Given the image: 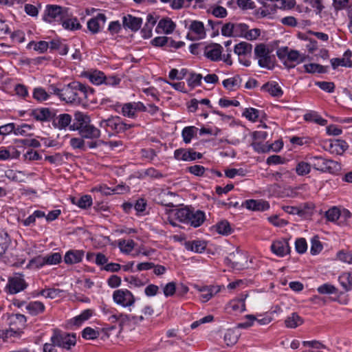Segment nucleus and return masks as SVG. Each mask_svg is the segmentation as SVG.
<instances>
[{
    "label": "nucleus",
    "instance_id": "obj_64",
    "mask_svg": "<svg viewBox=\"0 0 352 352\" xmlns=\"http://www.w3.org/2000/svg\"><path fill=\"white\" fill-rule=\"evenodd\" d=\"M337 257L340 261L344 263H352V254L349 252H345L344 250L339 251L337 253Z\"/></svg>",
    "mask_w": 352,
    "mask_h": 352
},
{
    "label": "nucleus",
    "instance_id": "obj_23",
    "mask_svg": "<svg viewBox=\"0 0 352 352\" xmlns=\"http://www.w3.org/2000/svg\"><path fill=\"white\" fill-rule=\"evenodd\" d=\"M84 256V251L72 250L66 252L64 261L67 264H76L80 263Z\"/></svg>",
    "mask_w": 352,
    "mask_h": 352
},
{
    "label": "nucleus",
    "instance_id": "obj_5",
    "mask_svg": "<svg viewBox=\"0 0 352 352\" xmlns=\"http://www.w3.org/2000/svg\"><path fill=\"white\" fill-rule=\"evenodd\" d=\"M313 166L322 172L336 173L340 170V165L336 161L327 160L322 157H313Z\"/></svg>",
    "mask_w": 352,
    "mask_h": 352
},
{
    "label": "nucleus",
    "instance_id": "obj_16",
    "mask_svg": "<svg viewBox=\"0 0 352 352\" xmlns=\"http://www.w3.org/2000/svg\"><path fill=\"white\" fill-rule=\"evenodd\" d=\"M120 117H111L107 120H102L99 122V126L109 131L111 129L115 133H120L122 124H120Z\"/></svg>",
    "mask_w": 352,
    "mask_h": 352
},
{
    "label": "nucleus",
    "instance_id": "obj_1",
    "mask_svg": "<svg viewBox=\"0 0 352 352\" xmlns=\"http://www.w3.org/2000/svg\"><path fill=\"white\" fill-rule=\"evenodd\" d=\"M87 87L77 82H74L62 89L60 100L67 103L80 104L82 98H86Z\"/></svg>",
    "mask_w": 352,
    "mask_h": 352
},
{
    "label": "nucleus",
    "instance_id": "obj_6",
    "mask_svg": "<svg viewBox=\"0 0 352 352\" xmlns=\"http://www.w3.org/2000/svg\"><path fill=\"white\" fill-rule=\"evenodd\" d=\"M113 300L117 305L123 307H131L133 305L135 301L133 294L127 289H117L114 291Z\"/></svg>",
    "mask_w": 352,
    "mask_h": 352
},
{
    "label": "nucleus",
    "instance_id": "obj_22",
    "mask_svg": "<svg viewBox=\"0 0 352 352\" xmlns=\"http://www.w3.org/2000/svg\"><path fill=\"white\" fill-rule=\"evenodd\" d=\"M175 27V23L170 19L164 18L159 21L156 27V32L168 34L174 31Z\"/></svg>",
    "mask_w": 352,
    "mask_h": 352
},
{
    "label": "nucleus",
    "instance_id": "obj_58",
    "mask_svg": "<svg viewBox=\"0 0 352 352\" xmlns=\"http://www.w3.org/2000/svg\"><path fill=\"white\" fill-rule=\"evenodd\" d=\"M199 290L202 293L199 298L204 302L208 301L213 296L212 289L210 287H203L199 288Z\"/></svg>",
    "mask_w": 352,
    "mask_h": 352
},
{
    "label": "nucleus",
    "instance_id": "obj_33",
    "mask_svg": "<svg viewBox=\"0 0 352 352\" xmlns=\"http://www.w3.org/2000/svg\"><path fill=\"white\" fill-rule=\"evenodd\" d=\"M59 23H60L65 30H76L80 27L78 20L76 18H71L68 12H67V16L63 19V21H60Z\"/></svg>",
    "mask_w": 352,
    "mask_h": 352
},
{
    "label": "nucleus",
    "instance_id": "obj_57",
    "mask_svg": "<svg viewBox=\"0 0 352 352\" xmlns=\"http://www.w3.org/2000/svg\"><path fill=\"white\" fill-rule=\"evenodd\" d=\"M325 216L329 221L334 222L340 217V212L338 208L333 207L325 212Z\"/></svg>",
    "mask_w": 352,
    "mask_h": 352
},
{
    "label": "nucleus",
    "instance_id": "obj_50",
    "mask_svg": "<svg viewBox=\"0 0 352 352\" xmlns=\"http://www.w3.org/2000/svg\"><path fill=\"white\" fill-rule=\"evenodd\" d=\"M311 170V165L305 162H300L296 167V172L298 175H307Z\"/></svg>",
    "mask_w": 352,
    "mask_h": 352
},
{
    "label": "nucleus",
    "instance_id": "obj_11",
    "mask_svg": "<svg viewBox=\"0 0 352 352\" xmlns=\"http://www.w3.org/2000/svg\"><path fill=\"white\" fill-rule=\"evenodd\" d=\"M23 276L21 274H16L14 276L8 280V289L10 294H16L24 290L27 287Z\"/></svg>",
    "mask_w": 352,
    "mask_h": 352
},
{
    "label": "nucleus",
    "instance_id": "obj_47",
    "mask_svg": "<svg viewBox=\"0 0 352 352\" xmlns=\"http://www.w3.org/2000/svg\"><path fill=\"white\" fill-rule=\"evenodd\" d=\"M239 336L234 330L228 329L224 336V340L228 346H231L236 343Z\"/></svg>",
    "mask_w": 352,
    "mask_h": 352
},
{
    "label": "nucleus",
    "instance_id": "obj_35",
    "mask_svg": "<svg viewBox=\"0 0 352 352\" xmlns=\"http://www.w3.org/2000/svg\"><path fill=\"white\" fill-rule=\"evenodd\" d=\"M241 78L237 75L223 81V87L230 91H233L239 88L241 86Z\"/></svg>",
    "mask_w": 352,
    "mask_h": 352
},
{
    "label": "nucleus",
    "instance_id": "obj_42",
    "mask_svg": "<svg viewBox=\"0 0 352 352\" xmlns=\"http://www.w3.org/2000/svg\"><path fill=\"white\" fill-rule=\"evenodd\" d=\"M10 243L8 233L0 232V258L6 253Z\"/></svg>",
    "mask_w": 352,
    "mask_h": 352
},
{
    "label": "nucleus",
    "instance_id": "obj_24",
    "mask_svg": "<svg viewBox=\"0 0 352 352\" xmlns=\"http://www.w3.org/2000/svg\"><path fill=\"white\" fill-rule=\"evenodd\" d=\"M122 22L124 28H129L132 31H137L140 29L142 20L141 18L128 14L123 17Z\"/></svg>",
    "mask_w": 352,
    "mask_h": 352
},
{
    "label": "nucleus",
    "instance_id": "obj_52",
    "mask_svg": "<svg viewBox=\"0 0 352 352\" xmlns=\"http://www.w3.org/2000/svg\"><path fill=\"white\" fill-rule=\"evenodd\" d=\"M61 291L58 289H54V288H48L45 289H42L39 294L44 296L47 298H55L58 296H59Z\"/></svg>",
    "mask_w": 352,
    "mask_h": 352
},
{
    "label": "nucleus",
    "instance_id": "obj_40",
    "mask_svg": "<svg viewBox=\"0 0 352 352\" xmlns=\"http://www.w3.org/2000/svg\"><path fill=\"white\" fill-rule=\"evenodd\" d=\"M135 243L132 240H120L118 245L122 253L129 254L134 248Z\"/></svg>",
    "mask_w": 352,
    "mask_h": 352
},
{
    "label": "nucleus",
    "instance_id": "obj_34",
    "mask_svg": "<svg viewBox=\"0 0 352 352\" xmlns=\"http://www.w3.org/2000/svg\"><path fill=\"white\" fill-rule=\"evenodd\" d=\"M248 294H242L241 298L231 300L228 307L233 311H243L245 310V299Z\"/></svg>",
    "mask_w": 352,
    "mask_h": 352
},
{
    "label": "nucleus",
    "instance_id": "obj_31",
    "mask_svg": "<svg viewBox=\"0 0 352 352\" xmlns=\"http://www.w3.org/2000/svg\"><path fill=\"white\" fill-rule=\"evenodd\" d=\"M121 328H122L124 326L131 327L133 325L138 324L144 320L143 316H136L123 314V316H121Z\"/></svg>",
    "mask_w": 352,
    "mask_h": 352
},
{
    "label": "nucleus",
    "instance_id": "obj_39",
    "mask_svg": "<svg viewBox=\"0 0 352 352\" xmlns=\"http://www.w3.org/2000/svg\"><path fill=\"white\" fill-rule=\"evenodd\" d=\"M93 314L91 309L84 310L80 315L74 317L72 321L73 324L77 327L80 326L85 321L91 318Z\"/></svg>",
    "mask_w": 352,
    "mask_h": 352
},
{
    "label": "nucleus",
    "instance_id": "obj_28",
    "mask_svg": "<svg viewBox=\"0 0 352 352\" xmlns=\"http://www.w3.org/2000/svg\"><path fill=\"white\" fill-rule=\"evenodd\" d=\"M261 89L274 97H280L283 94L280 87L276 82L265 83L262 86Z\"/></svg>",
    "mask_w": 352,
    "mask_h": 352
},
{
    "label": "nucleus",
    "instance_id": "obj_46",
    "mask_svg": "<svg viewBox=\"0 0 352 352\" xmlns=\"http://www.w3.org/2000/svg\"><path fill=\"white\" fill-rule=\"evenodd\" d=\"M175 194L171 192H164L159 195L160 203L166 206H173L172 197H175Z\"/></svg>",
    "mask_w": 352,
    "mask_h": 352
},
{
    "label": "nucleus",
    "instance_id": "obj_17",
    "mask_svg": "<svg viewBox=\"0 0 352 352\" xmlns=\"http://www.w3.org/2000/svg\"><path fill=\"white\" fill-rule=\"evenodd\" d=\"M222 47L217 43H214L208 45L204 49V55L212 61H217L221 60Z\"/></svg>",
    "mask_w": 352,
    "mask_h": 352
},
{
    "label": "nucleus",
    "instance_id": "obj_3",
    "mask_svg": "<svg viewBox=\"0 0 352 352\" xmlns=\"http://www.w3.org/2000/svg\"><path fill=\"white\" fill-rule=\"evenodd\" d=\"M68 8L57 5H47L45 10L43 19L49 23H60L67 16Z\"/></svg>",
    "mask_w": 352,
    "mask_h": 352
},
{
    "label": "nucleus",
    "instance_id": "obj_21",
    "mask_svg": "<svg viewBox=\"0 0 352 352\" xmlns=\"http://www.w3.org/2000/svg\"><path fill=\"white\" fill-rule=\"evenodd\" d=\"M78 131L82 138L97 139L100 136V131L91 123Z\"/></svg>",
    "mask_w": 352,
    "mask_h": 352
},
{
    "label": "nucleus",
    "instance_id": "obj_8",
    "mask_svg": "<svg viewBox=\"0 0 352 352\" xmlns=\"http://www.w3.org/2000/svg\"><path fill=\"white\" fill-rule=\"evenodd\" d=\"M252 50V45L247 42H241L234 46V54L238 55L239 62L245 66L250 65V60L246 59L250 56Z\"/></svg>",
    "mask_w": 352,
    "mask_h": 352
},
{
    "label": "nucleus",
    "instance_id": "obj_18",
    "mask_svg": "<svg viewBox=\"0 0 352 352\" xmlns=\"http://www.w3.org/2000/svg\"><path fill=\"white\" fill-rule=\"evenodd\" d=\"M31 115L38 121L45 122L52 120L55 113L48 108H39L33 110Z\"/></svg>",
    "mask_w": 352,
    "mask_h": 352
},
{
    "label": "nucleus",
    "instance_id": "obj_60",
    "mask_svg": "<svg viewBox=\"0 0 352 352\" xmlns=\"http://www.w3.org/2000/svg\"><path fill=\"white\" fill-rule=\"evenodd\" d=\"M33 97L38 101H43L48 98L49 95L43 88L38 87L34 89L33 92Z\"/></svg>",
    "mask_w": 352,
    "mask_h": 352
},
{
    "label": "nucleus",
    "instance_id": "obj_4",
    "mask_svg": "<svg viewBox=\"0 0 352 352\" xmlns=\"http://www.w3.org/2000/svg\"><path fill=\"white\" fill-rule=\"evenodd\" d=\"M51 342H54L58 347L69 349L76 344V338L74 333L55 330L51 337Z\"/></svg>",
    "mask_w": 352,
    "mask_h": 352
},
{
    "label": "nucleus",
    "instance_id": "obj_51",
    "mask_svg": "<svg viewBox=\"0 0 352 352\" xmlns=\"http://www.w3.org/2000/svg\"><path fill=\"white\" fill-rule=\"evenodd\" d=\"M317 290L320 294H332L337 293L338 289L333 285L325 283L318 287Z\"/></svg>",
    "mask_w": 352,
    "mask_h": 352
},
{
    "label": "nucleus",
    "instance_id": "obj_56",
    "mask_svg": "<svg viewBox=\"0 0 352 352\" xmlns=\"http://www.w3.org/2000/svg\"><path fill=\"white\" fill-rule=\"evenodd\" d=\"M133 106L134 104L131 102L124 104L122 108V113L123 116L131 118H134L136 113Z\"/></svg>",
    "mask_w": 352,
    "mask_h": 352
},
{
    "label": "nucleus",
    "instance_id": "obj_13",
    "mask_svg": "<svg viewBox=\"0 0 352 352\" xmlns=\"http://www.w3.org/2000/svg\"><path fill=\"white\" fill-rule=\"evenodd\" d=\"M91 123L89 116L84 113L77 111L74 113V120L72 124L69 126L70 131H79L83 126Z\"/></svg>",
    "mask_w": 352,
    "mask_h": 352
},
{
    "label": "nucleus",
    "instance_id": "obj_61",
    "mask_svg": "<svg viewBox=\"0 0 352 352\" xmlns=\"http://www.w3.org/2000/svg\"><path fill=\"white\" fill-rule=\"evenodd\" d=\"M315 85L329 93L333 92L335 89V85L332 82L318 81L316 82Z\"/></svg>",
    "mask_w": 352,
    "mask_h": 352
},
{
    "label": "nucleus",
    "instance_id": "obj_27",
    "mask_svg": "<svg viewBox=\"0 0 352 352\" xmlns=\"http://www.w3.org/2000/svg\"><path fill=\"white\" fill-rule=\"evenodd\" d=\"M190 30L195 34L197 39L204 38L206 36V31L204 23L199 21H192L190 25Z\"/></svg>",
    "mask_w": 352,
    "mask_h": 352
},
{
    "label": "nucleus",
    "instance_id": "obj_48",
    "mask_svg": "<svg viewBox=\"0 0 352 352\" xmlns=\"http://www.w3.org/2000/svg\"><path fill=\"white\" fill-rule=\"evenodd\" d=\"M243 116L252 122H256L260 116V111L254 108H247L243 113Z\"/></svg>",
    "mask_w": 352,
    "mask_h": 352
},
{
    "label": "nucleus",
    "instance_id": "obj_53",
    "mask_svg": "<svg viewBox=\"0 0 352 352\" xmlns=\"http://www.w3.org/2000/svg\"><path fill=\"white\" fill-rule=\"evenodd\" d=\"M322 250V245L321 242L319 241L318 236H314L312 238L311 241V249L310 252L311 254L316 255L320 253Z\"/></svg>",
    "mask_w": 352,
    "mask_h": 352
},
{
    "label": "nucleus",
    "instance_id": "obj_63",
    "mask_svg": "<svg viewBox=\"0 0 352 352\" xmlns=\"http://www.w3.org/2000/svg\"><path fill=\"white\" fill-rule=\"evenodd\" d=\"M295 248L296 250L299 254L305 253L307 249V245L305 239L303 238L298 239L295 243Z\"/></svg>",
    "mask_w": 352,
    "mask_h": 352
},
{
    "label": "nucleus",
    "instance_id": "obj_15",
    "mask_svg": "<svg viewBox=\"0 0 352 352\" xmlns=\"http://www.w3.org/2000/svg\"><path fill=\"white\" fill-rule=\"evenodd\" d=\"M271 250L276 256L283 257L289 254L290 248L286 240H278L272 243Z\"/></svg>",
    "mask_w": 352,
    "mask_h": 352
},
{
    "label": "nucleus",
    "instance_id": "obj_62",
    "mask_svg": "<svg viewBox=\"0 0 352 352\" xmlns=\"http://www.w3.org/2000/svg\"><path fill=\"white\" fill-rule=\"evenodd\" d=\"M202 75L199 74H190V76L188 80V84L191 87H196L201 85Z\"/></svg>",
    "mask_w": 352,
    "mask_h": 352
},
{
    "label": "nucleus",
    "instance_id": "obj_38",
    "mask_svg": "<svg viewBox=\"0 0 352 352\" xmlns=\"http://www.w3.org/2000/svg\"><path fill=\"white\" fill-rule=\"evenodd\" d=\"M302 322V319L296 313H292L285 321V325L288 328H296L301 325Z\"/></svg>",
    "mask_w": 352,
    "mask_h": 352
},
{
    "label": "nucleus",
    "instance_id": "obj_20",
    "mask_svg": "<svg viewBox=\"0 0 352 352\" xmlns=\"http://www.w3.org/2000/svg\"><path fill=\"white\" fill-rule=\"evenodd\" d=\"M106 21L104 14H98L96 17L91 18L87 22V28L92 33L96 34L100 31V28Z\"/></svg>",
    "mask_w": 352,
    "mask_h": 352
},
{
    "label": "nucleus",
    "instance_id": "obj_37",
    "mask_svg": "<svg viewBox=\"0 0 352 352\" xmlns=\"http://www.w3.org/2000/svg\"><path fill=\"white\" fill-rule=\"evenodd\" d=\"M50 48L52 50H58L60 55H66L68 53L67 45L62 43L58 39H54L50 42Z\"/></svg>",
    "mask_w": 352,
    "mask_h": 352
},
{
    "label": "nucleus",
    "instance_id": "obj_10",
    "mask_svg": "<svg viewBox=\"0 0 352 352\" xmlns=\"http://www.w3.org/2000/svg\"><path fill=\"white\" fill-rule=\"evenodd\" d=\"M226 261L232 264V267L241 270L246 267L248 256L246 253L237 249L229 254Z\"/></svg>",
    "mask_w": 352,
    "mask_h": 352
},
{
    "label": "nucleus",
    "instance_id": "obj_12",
    "mask_svg": "<svg viewBox=\"0 0 352 352\" xmlns=\"http://www.w3.org/2000/svg\"><path fill=\"white\" fill-rule=\"evenodd\" d=\"M175 159L183 161H193L197 159H201L202 154L194 151L192 149H177L174 153Z\"/></svg>",
    "mask_w": 352,
    "mask_h": 352
},
{
    "label": "nucleus",
    "instance_id": "obj_54",
    "mask_svg": "<svg viewBox=\"0 0 352 352\" xmlns=\"http://www.w3.org/2000/svg\"><path fill=\"white\" fill-rule=\"evenodd\" d=\"M46 265H56L61 261V255L58 252L52 253L45 256Z\"/></svg>",
    "mask_w": 352,
    "mask_h": 352
},
{
    "label": "nucleus",
    "instance_id": "obj_59",
    "mask_svg": "<svg viewBox=\"0 0 352 352\" xmlns=\"http://www.w3.org/2000/svg\"><path fill=\"white\" fill-rule=\"evenodd\" d=\"M305 69L307 73H323L324 72V67L318 64L309 63L304 65Z\"/></svg>",
    "mask_w": 352,
    "mask_h": 352
},
{
    "label": "nucleus",
    "instance_id": "obj_25",
    "mask_svg": "<svg viewBox=\"0 0 352 352\" xmlns=\"http://www.w3.org/2000/svg\"><path fill=\"white\" fill-rule=\"evenodd\" d=\"M190 210V209L186 207L175 209L171 210L170 215L182 223H188Z\"/></svg>",
    "mask_w": 352,
    "mask_h": 352
},
{
    "label": "nucleus",
    "instance_id": "obj_14",
    "mask_svg": "<svg viewBox=\"0 0 352 352\" xmlns=\"http://www.w3.org/2000/svg\"><path fill=\"white\" fill-rule=\"evenodd\" d=\"M242 206L252 211H265L270 208L269 203L263 199H248L242 204Z\"/></svg>",
    "mask_w": 352,
    "mask_h": 352
},
{
    "label": "nucleus",
    "instance_id": "obj_2",
    "mask_svg": "<svg viewBox=\"0 0 352 352\" xmlns=\"http://www.w3.org/2000/svg\"><path fill=\"white\" fill-rule=\"evenodd\" d=\"M276 54L278 58L288 68H294L296 64L303 63L306 58L305 54H301L297 50H289L287 47L279 48Z\"/></svg>",
    "mask_w": 352,
    "mask_h": 352
},
{
    "label": "nucleus",
    "instance_id": "obj_49",
    "mask_svg": "<svg viewBox=\"0 0 352 352\" xmlns=\"http://www.w3.org/2000/svg\"><path fill=\"white\" fill-rule=\"evenodd\" d=\"M314 205L311 203H305L299 206V210L300 211V217H307L313 214Z\"/></svg>",
    "mask_w": 352,
    "mask_h": 352
},
{
    "label": "nucleus",
    "instance_id": "obj_44",
    "mask_svg": "<svg viewBox=\"0 0 352 352\" xmlns=\"http://www.w3.org/2000/svg\"><path fill=\"white\" fill-rule=\"evenodd\" d=\"M28 47L31 49L33 48L34 50L39 52L40 53H43L48 47H50V43L46 41H39L38 43L32 41L28 45Z\"/></svg>",
    "mask_w": 352,
    "mask_h": 352
},
{
    "label": "nucleus",
    "instance_id": "obj_43",
    "mask_svg": "<svg viewBox=\"0 0 352 352\" xmlns=\"http://www.w3.org/2000/svg\"><path fill=\"white\" fill-rule=\"evenodd\" d=\"M217 232L223 235H228L232 233V229L230 223L227 221H221L216 225Z\"/></svg>",
    "mask_w": 352,
    "mask_h": 352
},
{
    "label": "nucleus",
    "instance_id": "obj_45",
    "mask_svg": "<svg viewBox=\"0 0 352 352\" xmlns=\"http://www.w3.org/2000/svg\"><path fill=\"white\" fill-rule=\"evenodd\" d=\"M89 79L95 85H100L105 80V76L103 72L95 70L89 74Z\"/></svg>",
    "mask_w": 352,
    "mask_h": 352
},
{
    "label": "nucleus",
    "instance_id": "obj_36",
    "mask_svg": "<svg viewBox=\"0 0 352 352\" xmlns=\"http://www.w3.org/2000/svg\"><path fill=\"white\" fill-rule=\"evenodd\" d=\"M72 204L78 206L79 208L85 209L91 206L92 198L90 195H85L82 196L79 199H77L76 197H72Z\"/></svg>",
    "mask_w": 352,
    "mask_h": 352
},
{
    "label": "nucleus",
    "instance_id": "obj_30",
    "mask_svg": "<svg viewBox=\"0 0 352 352\" xmlns=\"http://www.w3.org/2000/svg\"><path fill=\"white\" fill-rule=\"evenodd\" d=\"M25 309L30 314L37 316L44 312L45 307L40 301H32L26 305Z\"/></svg>",
    "mask_w": 352,
    "mask_h": 352
},
{
    "label": "nucleus",
    "instance_id": "obj_9",
    "mask_svg": "<svg viewBox=\"0 0 352 352\" xmlns=\"http://www.w3.org/2000/svg\"><path fill=\"white\" fill-rule=\"evenodd\" d=\"M254 54L258 59V65L261 67L271 68L272 62L270 56V50L265 44L257 45L254 49Z\"/></svg>",
    "mask_w": 352,
    "mask_h": 352
},
{
    "label": "nucleus",
    "instance_id": "obj_32",
    "mask_svg": "<svg viewBox=\"0 0 352 352\" xmlns=\"http://www.w3.org/2000/svg\"><path fill=\"white\" fill-rule=\"evenodd\" d=\"M185 248L188 250H190L197 253H201L206 248V244L203 241H192L185 243Z\"/></svg>",
    "mask_w": 352,
    "mask_h": 352
},
{
    "label": "nucleus",
    "instance_id": "obj_29",
    "mask_svg": "<svg viewBox=\"0 0 352 352\" xmlns=\"http://www.w3.org/2000/svg\"><path fill=\"white\" fill-rule=\"evenodd\" d=\"M338 281L346 292L352 289V271L344 272L338 277Z\"/></svg>",
    "mask_w": 352,
    "mask_h": 352
},
{
    "label": "nucleus",
    "instance_id": "obj_19",
    "mask_svg": "<svg viewBox=\"0 0 352 352\" xmlns=\"http://www.w3.org/2000/svg\"><path fill=\"white\" fill-rule=\"evenodd\" d=\"M72 122V116L68 113H62L52 118V125L60 130L69 127Z\"/></svg>",
    "mask_w": 352,
    "mask_h": 352
},
{
    "label": "nucleus",
    "instance_id": "obj_7",
    "mask_svg": "<svg viewBox=\"0 0 352 352\" xmlns=\"http://www.w3.org/2000/svg\"><path fill=\"white\" fill-rule=\"evenodd\" d=\"M10 329L6 331V336H11L12 333L19 334L26 324V317L20 314H13L10 318Z\"/></svg>",
    "mask_w": 352,
    "mask_h": 352
},
{
    "label": "nucleus",
    "instance_id": "obj_41",
    "mask_svg": "<svg viewBox=\"0 0 352 352\" xmlns=\"http://www.w3.org/2000/svg\"><path fill=\"white\" fill-rule=\"evenodd\" d=\"M197 129L195 126H186L182 132L183 140L186 144L190 142L192 138L196 135Z\"/></svg>",
    "mask_w": 352,
    "mask_h": 352
},
{
    "label": "nucleus",
    "instance_id": "obj_26",
    "mask_svg": "<svg viewBox=\"0 0 352 352\" xmlns=\"http://www.w3.org/2000/svg\"><path fill=\"white\" fill-rule=\"evenodd\" d=\"M190 219L188 224L190 226L197 228L200 226L205 221L206 216L205 213L201 210H190Z\"/></svg>",
    "mask_w": 352,
    "mask_h": 352
},
{
    "label": "nucleus",
    "instance_id": "obj_55",
    "mask_svg": "<svg viewBox=\"0 0 352 352\" xmlns=\"http://www.w3.org/2000/svg\"><path fill=\"white\" fill-rule=\"evenodd\" d=\"M248 29L245 23H234V37H245Z\"/></svg>",
    "mask_w": 352,
    "mask_h": 352
}]
</instances>
